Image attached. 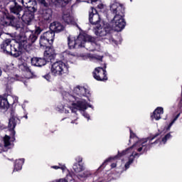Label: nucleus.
I'll return each instance as SVG.
<instances>
[{
	"mask_svg": "<svg viewBox=\"0 0 182 182\" xmlns=\"http://www.w3.org/2000/svg\"><path fill=\"white\" fill-rule=\"evenodd\" d=\"M160 133H156L154 135H152L151 136H148L144 139H142L140 143L141 145L139 147H137L139 146V142L134 144L132 146L127 148L125 150L122 151V152L118 151L117 155L114 156H110L108 159H105V161L102 163V164L99 167L98 170L100 171H102L105 167H106V165L107 163H112L113 160H117V159H120V157H123V156H126V154H129L130 153L131 150H133V149H135L136 151H139L137 152H133L132 155L129 156L128 161L125 164V168L127 170V168H130V164H132V163L134 161V159L136 156L140 157L141 154H144V153H147L151 147H153V144H159V142L160 141V139H156L154 141V139L156 137H159L160 136Z\"/></svg>",
	"mask_w": 182,
	"mask_h": 182,
	"instance_id": "obj_1",
	"label": "nucleus"
},
{
	"mask_svg": "<svg viewBox=\"0 0 182 182\" xmlns=\"http://www.w3.org/2000/svg\"><path fill=\"white\" fill-rule=\"evenodd\" d=\"M87 107H92V105L87 104Z\"/></svg>",
	"mask_w": 182,
	"mask_h": 182,
	"instance_id": "obj_50",
	"label": "nucleus"
},
{
	"mask_svg": "<svg viewBox=\"0 0 182 182\" xmlns=\"http://www.w3.org/2000/svg\"><path fill=\"white\" fill-rule=\"evenodd\" d=\"M152 119H155V120H160L161 119V115L158 112H155L154 111L153 114L151 116Z\"/></svg>",
	"mask_w": 182,
	"mask_h": 182,
	"instance_id": "obj_34",
	"label": "nucleus"
},
{
	"mask_svg": "<svg viewBox=\"0 0 182 182\" xmlns=\"http://www.w3.org/2000/svg\"><path fill=\"white\" fill-rule=\"evenodd\" d=\"M68 99L71 102L72 106L77 107L79 110L85 112V110L87 109V102H86V100H82L73 95H70Z\"/></svg>",
	"mask_w": 182,
	"mask_h": 182,
	"instance_id": "obj_9",
	"label": "nucleus"
},
{
	"mask_svg": "<svg viewBox=\"0 0 182 182\" xmlns=\"http://www.w3.org/2000/svg\"><path fill=\"white\" fill-rule=\"evenodd\" d=\"M4 151V144H0V153H2Z\"/></svg>",
	"mask_w": 182,
	"mask_h": 182,
	"instance_id": "obj_45",
	"label": "nucleus"
},
{
	"mask_svg": "<svg viewBox=\"0 0 182 182\" xmlns=\"http://www.w3.org/2000/svg\"><path fill=\"white\" fill-rule=\"evenodd\" d=\"M130 1H131V2H132V0H130Z\"/></svg>",
	"mask_w": 182,
	"mask_h": 182,
	"instance_id": "obj_52",
	"label": "nucleus"
},
{
	"mask_svg": "<svg viewBox=\"0 0 182 182\" xmlns=\"http://www.w3.org/2000/svg\"><path fill=\"white\" fill-rule=\"evenodd\" d=\"M172 137L173 136H171V132H169L162 138L161 141L164 144H166V143H167V140H170Z\"/></svg>",
	"mask_w": 182,
	"mask_h": 182,
	"instance_id": "obj_32",
	"label": "nucleus"
},
{
	"mask_svg": "<svg viewBox=\"0 0 182 182\" xmlns=\"http://www.w3.org/2000/svg\"><path fill=\"white\" fill-rule=\"evenodd\" d=\"M1 22L4 26H13L16 29H21L22 24L18 21L15 16L10 14L8 11H3Z\"/></svg>",
	"mask_w": 182,
	"mask_h": 182,
	"instance_id": "obj_6",
	"label": "nucleus"
},
{
	"mask_svg": "<svg viewBox=\"0 0 182 182\" xmlns=\"http://www.w3.org/2000/svg\"><path fill=\"white\" fill-rule=\"evenodd\" d=\"M117 164H116V163H112V164H111V168H115V167H117Z\"/></svg>",
	"mask_w": 182,
	"mask_h": 182,
	"instance_id": "obj_44",
	"label": "nucleus"
},
{
	"mask_svg": "<svg viewBox=\"0 0 182 182\" xmlns=\"http://www.w3.org/2000/svg\"><path fill=\"white\" fill-rule=\"evenodd\" d=\"M89 22L91 25H99L100 23V16L94 7H91V10L89 11Z\"/></svg>",
	"mask_w": 182,
	"mask_h": 182,
	"instance_id": "obj_12",
	"label": "nucleus"
},
{
	"mask_svg": "<svg viewBox=\"0 0 182 182\" xmlns=\"http://www.w3.org/2000/svg\"><path fill=\"white\" fill-rule=\"evenodd\" d=\"M107 68V65L106 63L104 64V67L96 68L92 72L94 79L98 82H107L109 78L107 77V71L106 70Z\"/></svg>",
	"mask_w": 182,
	"mask_h": 182,
	"instance_id": "obj_8",
	"label": "nucleus"
},
{
	"mask_svg": "<svg viewBox=\"0 0 182 182\" xmlns=\"http://www.w3.org/2000/svg\"><path fill=\"white\" fill-rule=\"evenodd\" d=\"M48 62L46 60L43 58H38L34 57L31 58V65L33 66H37L38 68H42V66H45Z\"/></svg>",
	"mask_w": 182,
	"mask_h": 182,
	"instance_id": "obj_18",
	"label": "nucleus"
},
{
	"mask_svg": "<svg viewBox=\"0 0 182 182\" xmlns=\"http://www.w3.org/2000/svg\"><path fill=\"white\" fill-rule=\"evenodd\" d=\"M91 2H97V0H91Z\"/></svg>",
	"mask_w": 182,
	"mask_h": 182,
	"instance_id": "obj_48",
	"label": "nucleus"
},
{
	"mask_svg": "<svg viewBox=\"0 0 182 182\" xmlns=\"http://www.w3.org/2000/svg\"><path fill=\"white\" fill-rule=\"evenodd\" d=\"M50 72L53 76H58L62 79L69 75V65L62 60H57L51 65Z\"/></svg>",
	"mask_w": 182,
	"mask_h": 182,
	"instance_id": "obj_5",
	"label": "nucleus"
},
{
	"mask_svg": "<svg viewBox=\"0 0 182 182\" xmlns=\"http://www.w3.org/2000/svg\"><path fill=\"white\" fill-rule=\"evenodd\" d=\"M56 56V53L55 51V48L53 46L47 47L43 53V58L46 60L48 63L52 62Z\"/></svg>",
	"mask_w": 182,
	"mask_h": 182,
	"instance_id": "obj_14",
	"label": "nucleus"
},
{
	"mask_svg": "<svg viewBox=\"0 0 182 182\" xmlns=\"http://www.w3.org/2000/svg\"><path fill=\"white\" fill-rule=\"evenodd\" d=\"M73 92L75 95H77L80 97H82V96L85 97L90 96V91H89V90L86 89L85 87H80V85L75 87L73 90Z\"/></svg>",
	"mask_w": 182,
	"mask_h": 182,
	"instance_id": "obj_16",
	"label": "nucleus"
},
{
	"mask_svg": "<svg viewBox=\"0 0 182 182\" xmlns=\"http://www.w3.org/2000/svg\"><path fill=\"white\" fill-rule=\"evenodd\" d=\"M180 114H181V112H176L173 114V119H172V122H173V123H176L177 119H178V118L180 117Z\"/></svg>",
	"mask_w": 182,
	"mask_h": 182,
	"instance_id": "obj_36",
	"label": "nucleus"
},
{
	"mask_svg": "<svg viewBox=\"0 0 182 182\" xmlns=\"http://www.w3.org/2000/svg\"><path fill=\"white\" fill-rule=\"evenodd\" d=\"M18 2L20 4H22L23 6H26L28 8V6L26 5H28V4H30L31 0H18Z\"/></svg>",
	"mask_w": 182,
	"mask_h": 182,
	"instance_id": "obj_38",
	"label": "nucleus"
},
{
	"mask_svg": "<svg viewBox=\"0 0 182 182\" xmlns=\"http://www.w3.org/2000/svg\"><path fill=\"white\" fill-rule=\"evenodd\" d=\"M28 9L27 11H24L23 14L21 15V17L23 22L26 23V25H31V22H32V20L35 18V12H36V9L35 7Z\"/></svg>",
	"mask_w": 182,
	"mask_h": 182,
	"instance_id": "obj_11",
	"label": "nucleus"
},
{
	"mask_svg": "<svg viewBox=\"0 0 182 182\" xmlns=\"http://www.w3.org/2000/svg\"><path fill=\"white\" fill-rule=\"evenodd\" d=\"M38 36L31 32V34L28 36L27 40H23L20 42L15 43L14 49L17 51L15 54L16 56H20L22 55V51L26 50L27 53H29L32 50V45L38 41Z\"/></svg>",
	"mask_w": 182,
	"mask_h": 182,
	"instance_id": "obj_3",
	"label": "nucleus"
},
{
	"mask_svg": "<svg viewBox=\"0 0 182 182\" xmlns=\"http://www.w3.org/2000/svg\"><path fill=\"white\" fill-rule=\"evenodd\" d=\"M39 43L41 48H49V46H52V45H53V43H50V41L48 39L44 38L43 36H40Z\"/></svg>",
	"mask_w": 182,
	"mask_h": 182,
	"instance_id": "obj_22",
	"label": "nucleus"
},
{
	"mask_svg": "<svg viewBox=\"0 0 182 182\" xmlns=\"http://www.w3.org/2000/svg\"><path fill=\"white\" fill-rule=\"evenodd\" d=\"M173 124H174V122H173V121H171L170 122V124L168 125L166 130H170V129H171V126H173Z\"/></svg>",
	"mask_w": 182,
	"mask_h": 182,
	"instance_id": "obj_41",
	"label": "nucleus"
},
{
	"mask_svg": "<svg viewBox=\"0 0 182 182\" xmlns=\"http://www.w3.org/2000/svg\"><path fill=\"white\" fill-rule=\"evenodd\" d=\"M98 9H103L105 8V5L103 4H100L97 5Z\"/></svg>",
	"mask_w": 182,
	"mask_h": 182,
	"instance_id": "obj_42",
	"label": "nucleus"
},
{
	"mask_svg": "<svg viewBox=\"0 0 182 182\" xmlns=\"http://www.w3.org/2000/svg\"><path fill=\"white\" fill-rule=\"evenodd\" d=\"M38 4L41 5L42 6H44L45 8H48L49 6V4L46 2V0H37Z\"/></svg>",
	"mask_w": 182,
	"mask_h": 182,
	"instance_id": "obj_35",
	"label": "nucleus"
},
{
	"mask_svg": "<svg viewBox=\"0 0 182 182\" xmlns=\"http://www.w3.org/2000/svg\"><path fill=\"white\" fill-rule=\"evenodd\" d=\"M43 77L46 79V80H48V82H50V79H52L50 73H48L46 75H43Z\"/></svg>",
	"mask_w": 182,
	"mask_h": 182,
	"instance_id": "obj_39",
	"label": "nucleus"
},
{
	"mask_svg": "<svg viewBox=\"0 0 182 182\" xmlns=\"http://www.w3.org/2000/svg\"><path fill=\"white\" fill-rule=\"evenodd\" d=\"M76 56V54L71 53L70 51H65L62 53V58L63 60L65 62H69L72 58H75Z\"/></svg>",
	"mask_w": 182,
	"mask_h": 182,
	"instance_id": "obj_26",
	"label": "nucleus"
},
{
	"mask_svg": "<svg viewBox=\"0 0 182 182\" xmlns=\"http://www.w3.org/2000/svg\"><path fill=\"white\" fill-rule=\"evenodd\" d=\"M68 45L69 49H79L84 46L82 38H79V36H77V39H71L70 37H68Z\"/></svg>",
	"mask_w": 182,
	"mask_h": 182,
	"instance_id": "obj_13",
	"label": "nucleus"
},
{
	"mask_svg": "<svg viewBox=\"0 0 182 182\" xmlns=\"http://www.w3.org/2000/svg\"><path fill=\"white\" fill-rule=\"evenodd\" d=\"M73 166V169L75 173H80L85 170V164H83V158L82 156H77Z\"/></svg>",
	"mask_w": 182,
	"mask_h": 182,
	"instance_id": "obj_15",
	"label": "nucleus"
},
{
	"mask_svg": "<svg viewBox=\"0 0 182 182\" xmlns=\"http://www.w3.org/2000/svg\"><path fill=\"white\" fill-rule=\"evenodd\" d=\"M77 110H79V108L75 106H73V107L71 108L72 113H76Z\"/></svg>",
	"mask_w": 182,
	"mask_h": 182,
	"instance_id": "obj_40",
	"label": "nucleus"
},
{
	"mask_svg": "<svg viewBox=\"0 0 182 182\" xmlns=\"http://www.w3.org/2000/svg\"><path fill=\"white\" fill-rule=\"evenodd\" d=\"M41 36L46 39H48L50 41V43H53V41H55V31L50 30L43 33Z\"/></svg>",
	"mask_w": 182,
	"mask_h": 182,
	"instance_id": "obj_23",
	"label": "nucleus"
},
{
	"mask_svg": "<svg viewBox=\"0 0 182 182\" xmlns=\"http://www.w3.org/2000/svg\"><path fill=\"white\" fill-rule=\"evenodd\" d=\"M111 12L114 15L112 20V26H107L104 28L97 27L95 31L96 36H106L105 39L114 42V38L112 35L114 31L122 32L124 28H126V21L124 20V5L114 1L109 6Z\"/></svg>",
	"mask_w": 182,
	"mask_h": 182,
	"instance_id": "obj_2",
	"label": "nucleus"
},
{
	"mask_svg": "<svg viewBox=\"0 0 182 182\" xmlns=\"http://www.w3.org/2000/svg\"><path fill=\"white\" fill-rule=\"evenodd\" d=\"M9 109V102L8 99L4 97H0V109L8 110Z\"/></svg>",
	"mask_w": 182,
	"mask_h": 182,
	"instance_id": "obj_24",
	"label": "nucleus"
},
{
	"mask_svg": "<svg viewBox=\"0 0 182 182\" xmlns=\"http://www.w3.org/2000/svg\"><path fill=\"white\" fill-rule=\"evenodd\" d=\"M98 60L102 61V60H103V56H100V57L98 58Z\"/></svg>",
	"mask_w": 182,
	"mask_h": 182,
	"instance_id": "obj_47",
	"label": "nucleus"
},
{
	"mask_svg": "<svg viewBox=\"0 0 182 182\" xmlns=\"http://www.w3.org/2000/svg\"><path fill=\"white\" fill-rule=\"evenodd\" d=\"M25 119H28V115L24 116Z\"/></svg>",
	"mask_w": 182,
	"mask_h": 182,
	"instance_id": "obj_51",
	"label": "nucleus"
},
{
	"mask_svg": "<svg viewBox=\"0 0 182 182\" xmlns=\"http://www.w3.org/2000/svg\"><path fill=\"white\" fill-rule=\"evenodd\" d=\"M18 68L20 72H24V73H29L30 75H33V72H32L31 67L28 66V63H26L18 64Z\"/></svg>",
	"mask_w": 182,
	"mask_h": 182,
	"instance_id": "obj_21",
	"label": "nucleus"
},
{
	"mask_svg": "<svg viewBox=\"0 0 182 182\" xmlns=\"http://www.w3.org/2000/svg\"><path fill=\"white\" fill-rule=\"evenodd\" d=\"M53 14V11H52V9L46 7V9L43 10L42 19L46 22H50L52 19Z\"/></svg>",
	"mask_w": 182,
	"mask_h": 182,
	"instance_id": "obj_19",
	"label": "nucleus"
},
{
	"mask_svg": "<svg viewBox=\"0 0 182 182\" xmlns=\"http://www.w3.org/2000/svg\"><path fill=\"white\" fill-rule=\"evenodd\" d=\"M19 0H11L9 2V9L10 14L16 15L17 17L21 18V12L23 11V6L19 4Z\"/></svg>",
	"mask_w": 182,
	"mask_h": 182,
	"instance_id": "obj_10",
	"label": "nucleus"
},
{
	"mask_svg": "<svg viewBox=\"0 0 182 182\" xmlns=\"http://www.w3.org/2000/svg\"><path fill=\"white\" fill-rule=\"evenodd\" d=\"M51 168H54V170H59L60 168L63 171H65L66 170V166L65 165L59 164V166H51Z\"/></svg>",
	"mask_w": 182,
	"mask_h": 182,
	"instance_id": "obj_33",
	"label": "nucleus"
},
{
	"mask_svg": "<svg viewBox=\"0 0 182 182\" xmlns=\"http://www.w3.org/2000/svg\"><path fill=\"white\" fill-rule=\"evenodd\" d=\"M2 75V70L0 68V76Z\"/></svg>",
	"mask_w": 182,
	"mask_h": 182,
	"instance_id": "obj_49",
	"label": "nucleus"
},
{
	"mask_svg": "<svg viewBox=\"0 0 182 182\" xmlns=\"http://www.w3.org/2000/svg\"><path fill=\"white\" fill-rule=\"evenodd\" d=\"M77 177L80 180L82 178H89V177H92V172L90 171H85L83 173H79Z\"/></svg>",
	"mask_w": 182,
	"mask_h": 182,
	"instance_id": "obj_29",
	"label": "nucleus"
},
{
	"mask_svg": "<svg viewBox=\"0 0 182 182\" xmlns=\"http://www.w3.org/2000/svg\"><path fill=\"white\" fill-rule=\"evenodd\" d=\"M63 29H65V26L59 21H53L50 24V30L54 32V33H59V32H62Z\"/></svg>",
	"mask_w": 182,
	"mask_h": 182,
	"instance_id": "obj_17",
	"label": "nucleus"
},
{
	"mask_svg": "<svg viewBox=\"0 0 182 182\" xmlns=\"http://www.w3.org/2000/svg\"><path fill=\"white\" fill-rule=\"evenodd\" d=\"M78 39L82 40V45H83V43H85V42H91L92 43H96V38L95 37H92V36H89L86 33L79 34Z\"/></svg>",
	"mask_w": 182,
	"mask_h": 182,
	"instance_id": "obj_20",
	"label": "nucleus"
},
{
	"mask_svg": "<svg viewBox=\"0 0 182 182\" xmlns=\"http://www.w3.org/2000/svg\"><path fill=\"white\" fill-rule=\"evenodd\" d=\"M154 112H155V113H158L161 115L163 114V113H164V109H163V107H159Z\"/></svg>",
	"mask_w": 182,
	"mask_h": 182,
	"instance_id": "obj_37",
	"label": "nucleus"
},
{
	"mask_svg": "<svg viewBox=\"0 0 182 182\" xmlns=\"http://www.w3.org/2000/svg\"><path fill=\"white\" fill-rule=\"evenodd\" d=\"M18 122H21L19 118L17 117H15V115L12 114L10 117V119H9V125L8 128L9 132H11L10 136L5 135L3 138L4 141V147H9L11 146V141H15V134H16V132H15V128L16 127V124Z\"/></svg>",
	"mask_w": 182,
	"mask_h": 182,
	"instance_id": "obj_4",
	"label": "nucleus"
},
{
	"mask_svg": "<svg viewBox=\"0 0 182 182\" xmlns=\"http://www.w3.org/2000/svg\"><path fill=\"white\" fill-rule=\"evenodd\" d=\"M54 1V5L55 8H65L71 0H51Z\"/></svg>",
	"mask_w": 182,
	"mask_h": 182,
	"instance_id": "obj_25",
	"label": "nucleus"
},
{
	"mask_svg": "<svg viewBox=\"0 0 182 182\" xmlns=\"http://www.w3.org/2000/svg\"><path fill=\"white\" fill-rule=\"evenodd\" d=\"M62 19L68 25L73 23V17H72L69 13L63 14L62 16Z\"/></svg>",
	"mask_w": 182,
	"mask_h": 182,
	"instance_id": "obj_28",
	"label": "nucleus"
},
{
	"mask_svg": "<svg viewBox=\"0 0 182 182\" xmlns=\"http://www.w3.org/2000/svg\"><path fill=\"white\" fill-rule=\"evenodd\" d=\"M24 162L25 159H23L16 160L14 162V169L13 171H19V170H22V166H23Z\"/></svg>",
	"mask_w": 182,
	"mask_h": 182,
	"instance_id": "obj_27",
	"label": "nucleus"
},
{
	"mask_svg": "<svg viewBox=\"0 0 182 182\" xmlns=\"http://www.w3.org/2000/svg\"><path fill=\"white\" fill-rule=\"evenodd\" d=\"M179 106H182V87H181V100L179 102Z\"/></svg>",
	"mask_w": 182,
	"mask_h": 182,
	"instance_id": "obj_46",
	"label": "nucleus"
},
{
	"mask_svg": "<svg viewBox=\"0 0 182 182\" xmlns=\"http://www.w3.org/2000/svg\"><path fill=\"white\" fill-rule=\"evenodd\" d=\"M83 116L85 117H86L87 119H90V115H89V114L86 113V112H84L83 113Z\"/></svg>",
	"mask_w": 182,
	"mask_h": 182,
	"instance_id": "obj_43",
	"label": "nucleus"
},
{
	"mask_svg": "<svg viewBox=\"0 0 182 182\" xmlns=\"http://www.w3.org/2000/svg\"><path fill=\"white\" fill-rule=\"evenodd\" d=\"M11 42L12 40H11V38L4 40L0 45L1 51L6 55H13L14 58H19V56L16 55V53H18V50L17 51L15 50V43L12 47V44H11Z\"/></svg>",
	"mask_w": 182,
	"mask_h": 182,
	"instance_id": "obj_7",
	"label": "nucleus"
},
{
	"mask_svg": "<svg viewBox=\"0 0 182 182\" xmlns=\"http://www.w3.org/2000/svg\"><path fill=\"white\" fill-rule=\"evenodd\" d=\"M43 31V27L38 23V25H36L35 26V29L32 31L33 33H34L36 36H39L41 33H42Z\"/></svg>",
	"mask_w": 182,
	"mask_h": 182,
	"instance_id": "obj_30",
	"label": "nucleus"
},
{
	"mask_svg": "<svg viewBox=\"0 0 182 182\" xmlns=\"http://www.w3.org/2000/svg\"><path fill=\"white\" fill-rule=\"evenodd\" d=\"M129 132H130V135H129V139H137L138 141H136V143H139V145L136 147H140L141 143H140V141H141V140H143L144 139H139V137L137 136V135H136V134L134 132H133V130L129 129Z\"/></svg>",
	"mask_w": 182,
	"mask_h": 182,
	"instance_id": "obj_31",
	"label": "nucleus"
}]
</instances>
